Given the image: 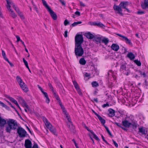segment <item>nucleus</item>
<instances>
[{
    "mask_svg": "<svg viewBox=\"0 0 148 148\" xmlns=\"http://www.w3.org/2000/svg\"><path fill=\"white\" fill-rule=\"evenodd\" d=\"M7 125L5 127V131L8 133H10L12 130H16L18 127V124L15 120L9 119L7 122Z\"/></svg>",
    "mask_w": 148,
    "mask_h": 148,
    "instance_id": "nucleus-1",
    "label": "nucleus"
},
{
    "mask_svg": "<svg viewBox=\"0 0 148 148\" xmlns=\"http://www.w3.org/2000/svg\"><path fill=\"white\" fill-rule=\"evenodd\" d=\"M43 120L47 127L53 134L57 136V134L56 132L55 128L52 126L50 122L48 121L47 119L45 118H44Z\"/></svg>",
    "mask_w": 148,
    "mask_h": 148,
    "instance_id": "nucleus-2",
    "label": "nucleus"
},
{
    "mask_svg": "<svg viewBox=\"0 0 148 148\" xmlns=\"http://www.w3.org/2000/svg\"><path fill=\"white\" fill-rule=\"evenodd\" d=\"M75 53L77 57L78 56H82L83 55L84 51L81 45H75Z\"/></svg>",
    "mask_w": 148,
    "mask_h": 148,
    "instance_id": "nucleus-3",
    "label": "nucleus"
},
{
    "mask_svg": "<svg viewBox=\"0 0 148 148\" xmlns=\"http://www.w3.org/2000/svg\"><path fill=\"white\" fill-rule=\"evenodd\" d=\"M83 42V38L81 34L77 35L75 37V45H81Z\"/></svg>",
    "mask_w": 148,
    "mask_h": 148,
    "instance_id": "nucleus-4",
    "label": "nucleus"
},
{
    "mask_svg": "<svg viewBox=\"0 0 148 148\" xmlns=\"http://www.w3.org/2000/svg\"><path fill=\"white\" fill-rule=\"evenodd\" d=\"M17 132L20 138H23L26 136L27 132L21 127H19L17 129Z\"/></svg>",
    "mask_w": 148,
    "mask_h": 148,
    "instance_id": "nucleus-5",
    "label": "nucleus"
},
{
    "mask_svg": "<svg viewBox=\"0 0 148 148\" xmlns=\"http://www.w3.org/2000/svg\"><path fill=\"white\" fill-rule=\"evenodd\" d=\"M7 3V5L8 6L10 5L12 6L13 8L15 10L16 12L18 13L21 11H20L19 9L17 6H16L15 4L13 3V1L11 0H6Z\"/></svg>",
    "mask_w": 148,
    "mask_h": 148,
    "instance_id": "nucleus-6",
    "label": "nucleus"
},
{
    "mask_svg": "<svg viewBox=\"0 0 148 148\" xmlns=\"http://www.w3.org/2000/svg\"><path fill=\"white\" fill-rule=\"evenodd\" d=\"M116 34L122 38L123 39L122 40L123 41H125L126 43L128 44L129 45L132 46V44L131 42V40L129 39L127 37L122 35L119 34Z\"/></svg>",
    "mask_w": 148,
    "mask_h": 148,
    "instance_id": "nucleus-7",
    "label": "nucleus"
},
{
    "mask_svg": "<svg viewBox=\"0 0 148 148\" xmlns=\"http://www.w3.org/2000/svg\"><path fill=\"white\" fill-rule=\"evenodd\" d=\"M6 7L10 12V16L14 18H16L17 16V15L13 10L11 9V6L9 5L8 6L7 5Z\"/></svg>",
    "mask_w": 148,
    "mask_h": 148,
    "instance_id": "nucleus-8",
    "label": "nucleus"
},
{
    "mask_svg": "<svg viewBox=\"0 0 148 148\" xmlns=\"http://www.w3.org/2000/svg\"><path fill=\"white\" fill-rule=\"evenodd\" d=\"M114 10L116 11V13L122 16L123 15L121 7L119 5V6L114 5Z\"/></svg>",
    "mask_w": 148,
    "mask_h": 148,
    "instance_id": "nucleus-9",
    "label": "nucleus"
},
{
    "mask_svg": "<svg viewBox=\"0 0 148 148\" xmlns=\"http://www.w3.org/2000/svg\"><path fill=\"white\" fill-rule=\"evenodd\" d=\"M18 101L19 103L22 105L24 107L27 108L28 110H29L28 105L24 99L21 97L18 98Z\"/></svg>",
    "mask_w": 148,
    "mask_h": 148,
    "instance_id": "nucleus-10",
    "label": "nucleus"
},
{
    "mask_svg": "<svg viewBox=\"0 0 148 148\" xmlns=\"http://www.w3.org/2000/svg\"><path fill=\"white\" fill-rule=\"evenodd\" d=\"M128 2L127 1L121 2L119 5V6L122 8L125 9L127 11L129 12H130L129 10L126 8L128 5Z\"/></svg>",
    "mask_w": 148,
    "mask_h": 148,
    "instance_id": "nucleus-11",
    "label": "nucleus"
},
{
    "mask_svg": "<svg viewBox=\"0 0 148 148\" xmlns=\"http://www.w3.org/2000/svg\"><path fill=\"white\" fill-rule=\"evenodd\" d=\"M19 84L21 88L25 92H27L28 91V89L27 86L23 81Z\"/></svg>",
    "mask_w": 148,
    "mask_h": 148,
    "instance_id": "nucleus-12",
    "label": "nucleus"
},
{
    "mask_svg": "<svg viewBox=\"0 0 148 148\" xmlns=\"http://www.w3.org/2000/svg\"><path fill=\"white\" fill-rule=\"evenodd\" d=\"M24 145L26 148H31L32 143L31 141L28 139L26 140L25 141Z\"/></svg>",
    "mask_w": 148,
    "mask_h": 148,
    "instance_id": "nucleus-13",
    "label": "nucleus"
},
{
    "mask_svg": "<svg viewBox=\"0 0 148 148\" xmlns=\"http://www.w3.org/2000/svg\"><path fill=\"white\" fill-rule=\"evenodd\" d=\"M51 16L54 20H56L57 16L56 14L50 8L47 10Z\"/></svg>",
    "mask_w": 148,
    "mask_h": 148,
    "instance_id": "nucleus-14",
    "label": "nucleus"
},
{
    "mask_svg": "<svg viewBox=\"0 0 148 148\" xmlns=\"http://www.w3.org/2000/svg\"><path fill=\"white\" fill-rule=\"evenodd\" d=\"M85 128L88 131L90 132L92 134V137L94 138L97 140H99V139L98 137L94 133L92 130H90L88 129V127L86 126H85Z\"/></svg>",
    "mask_w": 148,
    "mask_h": 148,
    "instance_id": "nucleus-15",
    "label": "nucleus"
},
{
    "mask_svg": "<svg viewBox=\"0 0 148 148\" xmlns=\"http://www.w3.org/2000/svg\"><path fill=\"white\" fill-rule=\"evenodd\" d=\"M6 123L7 122L6 120L0 116V127H3Z\"/></svg>",
    "mask_w": 148,
    "mask_h": 148,
    "instance_id": "nucleus-16",
    "label": "nucleus"
},
{
    "mask_svg": "<svg viewBox=\"0 0 148 148\" xmlns=\"http://www.w3.org/2000/svg\"><path fill=\"white\" fill-rule=\"evenodd\" d=\"M60 105V107L62 109L63 111L65 114V115L66 116L67 118H68V120L69 121V118H68V113L65 110V108H64L63 106L62 105V102L61 101H59V103Z\"/></svg>",
    "mask_w": 148,
    "mask_h": 148,
    "instance_id": "nucleus-17",
    "label": "nucleus"
},
{
    "mask_svg": "<svg viewBox=\"0 0 148 148\" xmlns=\"http://www.w3.org/2000/svg\"><path fill=\"white\" fill-rule=\"evenodd\" d=\"M111 48L113 50L117 51L119 49V46L116 44H113L111 46Z\"/></svg>",
    "mask_w": 148,
    "mask_h": 148,
    "instance_id": "nucleus-18",
    "label": "nucleus"
},
{
    "mask_svg": "<svg viewBox=\"0 0 148 148\" xmlns=\"http://www.w3.org/2000/svg\"><path fill=\"white\" fill-rule=\"evenodd\" d=\"M122 123L123 125L125 127H129L131 125V123L127 120L123 121Z\"/></svg>",
    "mask_w": 148,
    "mask_h": 148,
    "instance_id": "nucleus-19",
    "label": "nucleus"
},
{
    "mask_svg": "<svg viewBox=\"0 0 148 148\" xmlns=\"http://www.w3.org/2000/svg\"><path fill=\"white\" fill-rule=\"evenodd\" d=\"M141 6L144 9L148 8V0H145L144 3L141 4Z\"/></svg>",
    "mask_w": 148,
    "mask_h": 148,
    "instance_id": "nucleus-20",
    "label": "nucleus"
},
{
    "mask_svg": "<svg viewBox=\"0 0 148 148\" xmlns=\"http://www.w3.org/2000/svg\"><path fill=\"white\" fill-rule=\"evenodd\" d=\"M127 56L131 60H132L135 58V56L134 54L132 52L129 53Z\"/></svg>",
    "mask_w": 148,
    "mask_h": 148,
    "instance_id": "nucleus-21",
    "label": "nucleus"
},
{
    "mask_svg": "<svg viewBox=\"0 0 148 148\" xmlns=\"http://www.w3.org/2000/svg\"><path fill=\"white\" fill-rule=\"evenodd\" d=\"M109 112V115L110 116L112 117L115 115V111L112 109H109L108 110Z\"/></svg>",
    "mask_w": 148,
    "mask_h": 148,
    "instance_id": "nucleus-22",
    "label": "nucleus"
},
{
    "mask_svg": "<svg viewBox=\"0 0 148 148\" xmlns=\"http://www.w3.org/2000/svg\"><path fill=\"white\" fill-rule=\"evenodd\" d=\"M139 132L143 134H146V131L144 129L143 127H140L139 128Z\"/></svg>",
    "mask_w": 148,
    "mask_h": 148,
    "instance_id": "nucleus-23",
    "label": "nucleus"
},
{
    "mask_svg": "<svg viewBox=\"0 0 148 148\" xmlns=\"http://www.w3.org/2000/svg\"><path fill=\"white\" fill-rule=\"evenodd\" d=\"M86 37L88 38L92 39L94 37V36L90 32H88L85 34Z\"/></svg>",
    "mask_w": 148,
    "mask_h": 148,
    "instance_id": "nucleus-24",
    "label": "nucleus"
},
{
    "mask_svg": "<svg viewBox=\"0 0 148 148\" xmlns=\"http://www.w3.org/2000/svg\"><path fill=\"white\" fill-rule=\"evenodd\" d=\"M41 1L43 5L47 9V10L51 8L48 5L47 2L45 0H41Z\"/></svg>",
    "mask_w": 148,
    "mask_h": 148,
    "instance_id": "nucleus-25",
    "label": "nucleus"
},
{
    "mask_svg": "<svg viewBox=\"0 0 148 148\" xmlns=\"http://www.w3.org/2000/svg\"><path fill=\"white\" fill-rule=\"evenodd\" d=\"M114 74V72H113L112 70L109 71L108 72V76L110 75L112 76L114 79H115L116 78V77Z\"/></svg>",
    "mask_w": 148,
    "mask_h": 148,
    "instance_id": "nucleus-26",
    "label": "nucleus"
},
{
    "mask_svg": "<svg viewBox=\"0 0 148 148\" xmlns=\"http://www.w3.org/2000/svg\"><path fill=\"white\" fill-rule=\"evenodd\" d=\"M79 63L82 65H84L86 64V62L83 58H81L79 60Z\"/></svg>",
    "mask_w": 148,
    "mask_h": 148,
    "instance_id": "nucleus-27",
    "label": "nucleus"
},
{
    "mask_svg": "<svg viewBox=\"0 0 148 148\" xmlns=\"http://www.w3.org/2000/svg\"><path fill=\"white\" fill-rule=\"evenodd\" d=\"M138 125L136 122H132V123H131V125L130 127H132L133 128H135L137 127Z\"/></svg>",
    "mask_w": 148,
    "mask_h": 148,
    "instance_id": "nucleus-28",
    "label": "nucleus"
},
{
    "mask_svg": "<svg viewBox=\"0 0 148 148\" xmlns=\"http://www.w3.org/2000/svg\"><path fill=\"white\" fill-rule=\"evenodd\" d=\"M7 97L12 102L14 103L15 105L18 103L17 101L13 98L9 96H8Z\"/></svg>",
    "mask_w": 148,
    "mask_h": 148,
    "instance_id": "nucleus-29",
    "label": "nucleus"
},
{
    "mask_svg": "<svg viewBox=\"0 0 148 148\" xmlns=\"http://www.w3.org/2000/svg\"><path fill=\"white\" fill-rule=\"evenodd\" d=\"M73 84L76 90H78L80 89V88L78 84L75 81H73Z\"/></svg>",
    "mask_w": 148,
    "mask_h": 148,
    "instance_id": "nucleus-30",
    "label": "nucleus"
},
{
    "mask_svg": "<svg viewBox=\"0 0 148 148\" xmlns=\"http://www.w3.org/2000/svg\"><path fill=\"white\" fill-rule=\"evenodd\" d=\"M102 42L104 43L105 45H107L109 42V40L108 38H103L101 40Z\"/></svg>",
    "mask_w": 148,
    "mask_h": 148,
    "instance_id": "nucleus-31",
    "label": "nucleus"
},
{
    "mask_svg": "<svg viewBox=\"0 0 148 148\" xmlns=\"http://www.w3.org/2000/svg\"><path fill=\"white\" fill-rule=\"evenodd\" d=\"M53 93L54 96L55 97L56 99L58 100V103H59V101H61L60 100L59 97L57 95V94L56 93V92L54 90H53Z\"/></svg>",
    "mask_w": 148,
    "mask_h": 148,
    "instance_id": "nucleus-32",
    "label": "nucleus"
},
{
    "mask_svg": "<svg viewBox=\"0 0 148 148\" xmlns=\"http://www.w3.org/2000/svg\"><path fill=\"white\" fill-rule=\"evenodd\" d=\"M91 84L93 87H96L99 86L98 83L96 81H94L92 82Z\"/></svg>",
    "mask_w": 148,
    "mask_h": 148,
    "instance_id": "nucleus-33",
    "label": "nucleus"
},
{
    "mask_svg": "<svg viewBox=\"0 0 148 148\" xmlns=\"http://www.w3.org/2000/svg\"><path fill=\"white\" fill-rule=\"evenodd\" d=\"M126 69V66L124 65H122L121 66L120 68V71L123 72V71H125Z\"/></svg>",
    "mask_w": 148,
    "mask_h": 148,
    "instance_id": "nucleus-34",
    "label": "nucleus"
},
{
    "mask_svg": "<svg viewBox=\"0 0 148 148\" xmlns=\"http://www.w3.org/2000/svg\"><path fill=\"white\" fill-rule=\"evenodd\" d=\"M18 14L22 19H25V17L21 12H20Z\"/></svg>",
    "mask_w": 148,
    "mask_h": 148,
    "instance_id": "nucleus-35",
    "label": "nucleus"
},
{
    "mask_svg": "<svg viewBox=\"0 0 148 148\" xmlns=\"http://www.w3.org/2000/svg\"><path fill=\"white\" fill-rule=\"evenodd\" d=\"M2 54L3 57L5 60H6L8 59L7 58L6 56V55L5 51L3 50H2Z\"/></svg>",
    "mask_w": 148,
    "mask_h": 148,
    "instance_id": "nucleus-36",
    "label": "nucleus"
},
{
    "mask_svg": "<svg viewBox=\"0 0 148 148\" xmlns=\"http://www.w3.org/2000/svg\"><path fill=\"white\" fill-rule=\"evenodd\" d=\"M16 79L19 84L23 81L20 77L19 76H17Z\"/></svg>",
    "mask_w": 148,
    "mask_h": 148,
    "instance_id": "nucleus-37",
    "label": "nucleus"
},
{
    "mask_svg": "<svg viewBox=\"0 0 148 148\" xmlns=\"http://www.w3.org/2000/svg\"><path fill=\"white\" fill-rule=\"evenodd\" d=\"M97 26L102 28L104 27H105L104 25L100 22H99L97 23Z\"/></svg>",
    "mask_w": 148,
    "mask_h": 148,
    "instance_id": "nucleus-38",
    "label": "nucleus"
},
{
    "mask_svg": "<svg viewBox=\"0 0 148 148\" xmlns=\"http://www.w3.org/2000/svg\"><path fill=\"white\" fill-rule=\"evenodd\" d=\"M134 62L138 66H140L141 65V63L140 61L138 60H135Z\"/></svg>",
    "mask_w": 148,
    "mask_h": 148,
    "instance_id": "nucleus-39",
    "label": "nucleus"
},
{
    "mask_svg": "<svg viewBox=\"0 0 148 148\" xmlns=\"http://www.w3.org/2000/svg\"><path fill=\"white\" fill-rule=\"evenodd\" d=\"M82 23L81 21H79L77 22H74L72 24V25L73 27L75 26L78 24H80Z\"/></svg>",
    "mask_w": 148,
    "mask_h": 148,
    "instance_id": "nucleus-40",
    "label": "nucleus"
},
{
    "mask_svg": "<svg viewBox=\"0 0 148 148\" xmlns=\"http://www.w3.org/2000/svg\"><path fill=\"white\" fill-rule=\"evenodd\" d=\"M123 74L126 75H128L130 73V71L129 70H126L125 71H123Z\"/></svg>",
    "mask_w": 148,
    "mask_h": 148,
    "instance_id": "nucleus-41",
    "label": "nucleus"
},
{
    "mask_svg": "<svg viewBox=\"0 0 148 148\" xmlns=\"http://www.w3.org/2000/svg\"><path fill=\"white\" fill-rule=\"evenodd\" d=\"M104 127H105L106 130L107 131V132L110 135V136H112L111 133L110 131V130H109L108 128L105 125H104Z\"/></svg>",
    "mask_w": 148,
    "mask_h": 148,
    "instance_id": "nucleus-42",
    "label": "nucleus"
},
{
    "mask_svg": "<svg viewBox=\"0 0 148 148\" xmlns=\"http://www.w3.org/2000/svg\"><path fill=\"white\" fill-rule=\"evenodd\" d=\"M89 24L91 25L97 26V23L95 22H90Z\"/></svg>",
    "mask_w": 148,
    "mask_h": 148,
    "instance_id": "nucleus-43",
    "label": "nucleus"
},
{
    "mask_svg": "<svg viewBox=\"0 0 148 148\" xmlns=\"http://www.w3.org/2000/svg\"><path fill=\"white\" fill-rule=\"evenodd\" d=\"M95 40H96L97 42H100L101 40V38L100 37H95Z\"/></svg>",
    "mask_w": 148,
    "mask_h": 148,
    "instance_id": "nucleus-44",
    "label": "nucleus"
},
{
    "mask_svg": "<svg viewBox=\"0 0 148 148\" xmlns=\"http://www.w3.org/2000/svg\"><path fill=\"white\" fill-rule=\"evenodd\" d=\"M69 22L67 19H66L64 22V24L65 26L69 25Z\"/></svg>",
    "mask_w": 148,
    "mask_h": 148,
    "instance_id": "nucleus-45",
    "label": "nucleus"
},
{
    "mask_svg": "<svg viewBox=\"0 0 148 148\" xmlns=\"http://www.w3.org/2000/svg\"><path fill=\"white\" fill-rule=\"evenodd\" d=\"M136 14H144V12L143 11L139 10L136 12Z\"/></svg>",
    "mask_w": 148,
    "mask_h": 148,
    "instance_id": "nucleus-46",
    "label": "nucleus"
},
{
    "mask_svg": "<svg viewBox=\"0 0 148 148\" xmlns=\"http://www.w3.org/2000/svg\"><path fill=\"white\" fill-rule=\"evenodd\" d=\"M95 114L97 117L99 121L102 119V118L97 113H95Z\"/></svg>",
    "mask_w": 148,
    "mask_h": 148,
    "instance_id": "nucleus-47",
    "label": "nucleus"
},
{
    "mask_svg": "<svg viewBox=\"0 0 148 148\" xmlns=\"http://www.w3.org/2000/svg\"><path fill=\"white\" fill-rule=\"evenodd\" d=\"M16 37L17 39V42H18L19 41H21L22 40H21L20 39V37L16 35Z\"/></svg>",
    "mask_w": 148,
    "mask_h": 148,
    "instance_id": "nucleus-48",
    "label": "nucleus"
},
{
    "mask_svg": "<svg viewBox=\"0 0 148 148\" xmlns=\"http://www.w3.org/2000/svg\"><path fill=\"white\" fill-rule=\"evenodd\" d=\"M100 121L101 122V123L103 125H104L106 123L105 120L103 118L100 120Z\"/></svg>",
    "mask_w": 148,
    "mask_h": 148,
    "instance_id": "nucleus-49",
    "label": "nucleus"
},
{
    "mask_svg": "<svg viewBox=\"0 0 148 148\" xmlns=\"http://www.w3.org/2000/svg\"><path fill=\"white\" fill-rule=\"evenodd\" d=\"M46 100H45L46 102L48 104L50 101V100L48 97V96H47V97H46Z\"/></svg>",
    "mask_w": 148,
    "mask_h": 148,
    "instance_id": "nucleus-50",
    "label": "nucleus"
},
{
    "mask_svg": "<svg viewBox=\"0 0 148 148\" xmlns=\"http://www.w3.org/2000/svg\"><path fill=\"white\" fill-rule=\"evenodd\" d=\"M101 138H102V140H103L104 141L105 143L107 144L108 145H109V143H108V142L106 141V140L105 139H104V136H103V135H102L101 136Z\"/></svg>",
    "mask_w": 148,
    "mask_h": 148,
    "instance_id": "nucleus-51",
    "label": "nucleus"
},
{
    "mask_svg": "<svg viewBox=\"0 0 148 148\" xmlns=\"http://www.w3.org/2000/svg\"><path fill=\"white\" fill-rule=\"evenodd\" d=\"M72 140L74 142V143L76 147V148H79L78 146H77V143H76V142H75V140L74 139H73Z\"/></svg>",
    "mask_w": 148,
    "mask_h": 148,
    "instance_id": "nucleus-52",
    "label": "nucleus"
},
{
    "mask_svg": "<svg viewBox=\"0 0 148 148\" xmlns=\"http://www.w3.org/2000/svg\"><path fill=\"white\" fill-rule=\"evenodd\" d=\"M109 106V104L108 103H107L106 104H104L102 106V107L103 108H105L106 107H108Z\"/></svg>",
    "mask_w": 148,
    "mask_h": 148,
    "instance_id": "nucleus-53",
    "label": "nucleus"
},
{
    "mask_svg": "<svg viewBox=\"0 0 148 148\" xmlns=\"http://www.w3.org/2000/svg\"><path fill=\"white\" fill-rule=\"evenodd\" d=\"M78 93L80 95H82V93L81 91V90L80 89L77 90Z\"/></svg>",
    "mask_w": 148,
    "mask_h": 148,
    "instance_id": "nucleus-54",
    "label": "nucleus"
},
{
    "mask_svg": "<svg viewBox=\"0 0 148 148\" xmlns=\"http://www.w3.org/2000/svg\"><path fill=\"white\" fill-rule=\"evenodd\" d=\"M59 1L61 2L62 4L63 5H65V3L63 0H59Z\"/></svg>",
    "mask_w": 148,
    "mask_h": 148,
    "instance_id": "nucleus-55",
    "label": "nucleus"
},
{
    "mask_svg": "<svg viewBox=\"0 0 148 148\" xmlns=\"http://www.w3.org/2000/svg\"><path fill=\"white\" fill-rule=\"evenodd\" d=\"M115 124L118 126L120 127H121L122 129L124 130H125V128H124L123 127H122L121 126V125H120L119 123H116V122H115Z\"/></svg>",
    "mask_w": 148,
    "mask_h": 148,
    "instance_id": "nucleus-56",
    "label": "nucleus"
},
{
    "mask_svg": "<svg viewBox=\"0 0 148 148\" xmlns=\"http://www.w3.org/2000/svg\"><path fill=\"white\" fill-rule=\"evenodd\" d=\"M112 141H113V143L114 145H115V146L116 147H118V145L117 143L114 140H113Z\"/></svg>",
    "mask_w": 148,
    "mask_h": 148,
    "instance_id": "nucleus-57",
    "label": "nucleus"
},
{
    "mask_svg": "<svg viewBox=\"0 0 148 148\" xmlns=\"http://www.w3.org/2000/svg\"><path fill=\"white\" fill-rule=\"evenodd\" d=\"M68 31L67 30H66L64 32V36L65 38H66L68 36Z\"/></svg>",
    "mask_w": 148,
    "mask_h": 148,
    "instance_id": "nucleus-58",
    "label": "nucleus"
},
{
    "mask_svg": "<svg viewBox=\"0 0 148 148\" xmlns=\"http://www.w3.org/2000/svg\"><path fill=\"white\" fill-rule=\"evenodd\" d=\"M0 104L1 106L4 107H5L6 106V105L1 101H0Z\"/></svg>",
    "mask_w": 148,
    "mask_h": 148,
    "instance_id": "nucleus-59",
    "label": "nucleus"
},
{
    "mask_svg": "<svg viewBox=\"0 0 148 148\" xmlns=\"http://www.w3.org/2000/svg\"><path fill=\"white\" fill-rule=\"evenodd\" d=\"M0 17L2 18H3V16L2 12L1 10V8L0 7Z\"/></svg>",
    "mask_w": 148,
    "mask_h": 148,
    "instance_id": "nucleus-60",
    "label": "nucleus"
},
{
    "mask_svg": "<svg viewBox=\"0 0 148 148\" xmlns=\"http://www.w3.org/2000/svg\"><path fill=\"white\" fill-rule=\"evenodd\" d=\"M75 15H77L78 16H79L80 15V12H79L78 11H76L75 12Z\"/></svg>",
    "mask_w": 148,
    "mask_h": 148,
    "instance_id": "nucleus-61",
    "label": "nucleus"
},
{
    "mask_svg": "<svg viewBox=\"0 0 148 148\" xmlns=\"http://www.w3.org/2000/svg\"><path fill=\"white\" fill-rule=\"evenodd\" d=\"M80 5L82 7H84L86 6V5L84 3L80 1Z\"/></svg>",
    "mask_w": 148,
    "mask_h": 148,
    "instance_id": "nucleus-62",
    "label": "nucleus"
},
{
    "mask_svg": "<svg viewBox=\"0 0 148 148\" xmlns=\"http://www.w3.org/2000/svg\"><path fill=\"white\" fill-rule=\"evenodd\" d=\"M23 61L25 65L28 64L27 62L25 60L24 58H23Z\"/></svg>",
    "mask_w": 148,
    "mask_h": 148,
    "instance_id": "nucleus-63",
    "label": "nucleus"
},
{
    "mask_svg": "<svg viewBox=\"0 0 148 148\" xmlns=\"http://www.w3.org/2000/svg\"><path fill=\"white\" fill-rule=\"evenodd\" d=\"M85 76L86 77H88V78H90V75L87 73H85Z\"/></svg>",
    "mask_w": 148,
    "mask_h": 148,
    "instance_id": "nucleus-64",
    "label": "nucleus"
}]
</instances>
